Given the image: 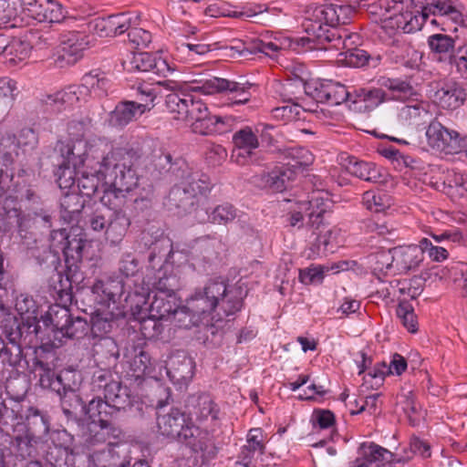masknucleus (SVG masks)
I'll return each instance as SVG.
<instances>
[{
  "mask_svg": "<svg viewBox=\"0 0 467 467\" xmlns=\"http://www.w3.org/2000/svg\"><path fill=\"white\" fill-rule=\"evenodd\" d=\"M36 142V134L28 128L21 130L18 137L9 134L3 137L0 140V172L14 162L19 147L34 146Z\"/></svg>",
  "mask_w": 467,
  "mask_h": 467,
  "instance_id": "17",
  "label": "nucleus"
},
{
  "mask_svg": "<svg viewBox=\"0 0 467 467\" xmlns=\"http://www.w3.org/2000/svg\"><path fill=\"white\" fill-rule=\"evenodd\" d=\"M189 95L185 93L172 92L166 96L165 105L173 118L178 120L187 121Z\"/></svg>",
  "mask_w": 467,
  "mask_h": 467,
  "instance_id": "46",
  "label": "nucleus"
},
{
  "mask_svg": "<svg viewBox=\"0 0 467 467\" xmlns=\"http://www.w3.org/2000/svg\"><path fill=\"white\" fill-rule=\"evenodd\" d=\"M186 416L192 431L201 456L213 459L217 448L213 442V433L220 427L221 409L213 397L205 392L193 394L186 401Z\"/></svg>",
  "mask_w": 467,
  "mask_h": 467,
  "instance_id": "2",
  "label": "nucleus"
},
{
  "mask_svg": "<svg viewBox=\"0 0 467 467\" xmlns=\"http://www.w3.org/2000/svg\"><path fill=\"white\" fill-rule=\"evenodd\" d=\"M89 26L100 37H113L129 31L131 26V16L119 13L106 17H97Z\"/></svg>",
  "mask_w": 467,
  "mask_h": 467,
  "instance_id": "20",
  "label": "nucleus"
},
{
  "mask_svg": "<svg viewBox=\"0 0 467 467\" xmlns=\"http://www.w3.org/2000/svg\"><path fill=\"white\" fill-rule=\"evenodd\" d=\"M237 209L230 202H223L215 206L209 213L208 218L215 224H227L237 217Z\"/></svg>",
  "mask_w": 467,
  "mask_h": 467,
  "instance_id": "49",
  "label": "nucleus"
},
{
  "mask_svg": "<svg viewBox=\"0 0 467 467\" xmlns=\"http://www.w3.org/2000/svg\"><path fill=\"white\" fill-rule=\"evenodd\" d=\"M362 203L365 208L373 213H381L391 205V199L389 194L379 190H369L363 193Z\"/></svg>",
  "mask_w": 467,
  "mask_h": 467,
  "instance_id": "47",
  "label": "nucleus"
},
{
  "mask_svg": "<svg viewBox=\"0 0 467 467\" xmlns=\"http://www.w3.org/2000/svg\"><path fill=\"white\" fill-rule=\"evenodd\" d=\"M233 141L236 147L233 157H235L236 161L243 164L244 160L240 161L239 158L245 159L246 157H251L253 150L259 147L258 138L250 127H245L236 131L233 136Z\"/></svg>",
  "mask_w": 467,
  "mask_h": 467,
  "instance_id": "29",
  "label": "nucleus"
},
{
  "mask_svg": "<svg viewBox=\"0 0 467 467\" xmlns=\"http://www.w3.org/2000/svg\"><path fill=\"white\" fill-rule=\"evenodd\" d=\"M299 281L304 285L320 283L324 278V268L321 265H311L299 270Z\"/></svg>",
  "mask_w": 467,
  "mask_h": 467,
  "instance_id": "62",
  "label": "nucleus"
},
{
  "mask_svg": "<svg viewBox=\"0 0 467 467\" xmlns=\"http://www.w3.org/2000/svg\"><path fill=\"white\" fill-rule=\"evenodd\" d=\"M162 318L154 317L149 314L142 318L140 324V330L145 338H157L163 331Z\"/></svg>",
  "mask_w": 467,
  "mask_h": 467,
  "instance_id": "56",
  "label": "nucleus"
},
{
  "mask_svg": "<svg viewBox=\"0 0 467 467\" xmlns=\"http://www.w3.org/2000/svg\"><path fill=\"white\" fill-rule=\"evenodd\" d=\"M382 85L391 92L392 99L397 100H407L416 95L412 86L404 80L388 78Z\"/></svg>",
  "mask_w": 467,
  "mask_h": 467,
  "instance_id": "50",
  "label": "nucleus"
},
{
  "mask_svg": "<svg viewBox=\"0 0 467 467\" xmlns=\"http://www.w3.org/2000/svg\"><path fill=\"white\" fill-rule=\"evenodd\" d=\"M368 264L373 275L381 282L389 275L397 274L393 248L379 250L368 256Z\"/></svg>",
  "mask_w": 467,
  "mask_h": 467,
  "instance_id": "28",
  "label": "nucleus"
},
{
  "mask_svg": "<svg viewBox=\"0 0 467 467\" xmlns=\"http://www.w3.org/2000/svg\"><path fill=\"white\" fill-rule=\"evenodd\" d=\"M411 5L421 9L426 20L431 15L449 16L454 23L462 20V12L452 0H411Z\"/></svg>",
  "mask_w": 467,
  "mask_h": 467,
  "instance_id": "23",
  "label": "nucleus"
},
{
  "mask_svg": "<svg viewBox=\"0 0 467 467\" xmlns=\"http://www.w3.org/2000/svg\"><path fill=\"white\" fill-rule=\"evenodd\" d=\"M210 113L206 104L200 99L190 94L188 111H187V121H196L197 119L207 116Z\"/></svg>",
  "mask_w": 467,
  "mask_h": 467,
  "instance_id": "60",
  "label": "nucleus"
},
{
  "mask_svg": "<svg viewBox=\"0 0 467 467\" xmlns=\"http://www.w3.org/2000/svg\"><path fill=\"white\" fill-rule=\"evenodd\" d=\"M422 254H427L432 262L441 263L448 259L449 251L443 247L434 244L430 239L422 238L420 240Z\"/></svg>",
  "mask_w": 467,
  "mask_h": 467,
  "instance_id": "57",
  "label": "nucleus"
},
{
  "mask_svg": "<svg viewBox=\"0 0 467 467\" xmlns=\"http://www.w3.org/2000/svg\"><path fill=\"white\" fill-rule=\"evenodd\" d=\"M361 457L358 459L365 462V464H371L376 462H395L394 454L389 450L374 443H363L360 446Z\"/></svg>",
  "mask_w": 467,
  "mask_h": 467,
  "instance_id": "39",
  "label": "nucleus"
},
{
  "mask_svg": "<svg viewBox=\"0 0 467 467\" xmlns=\"http://www.w3.org/2000/svg\"><path fill=\"white\" fill-rule=\"evenodd\" d=\"M186 306L187 309L199 317L201 321L213 313L217 314V309L214 307V305L206 299V296H203L200 289H197L194 294L187 299Z\"/></svg>",
  "mask_w": 467,
  "mask_h": 467,
  "instance_id": "43",
  "label": "nucleus"
},
{
  "mask_svg": "<svg viewBox=\"0 0 467 467\" xmlns=\"http://www.w3.org/2000/svg\"><path fill=\"white\" fill-rule=\"evenodd\" d=\"M126 192V190L108 185V188L103 192L100 202L104 206L113 211V213L124 212L123 209L128 202Z\"/></svg>",
  "mask_w": 467,
  "mask_h": 467,
  "instance_id": "45",
  "label": "nucleus"
},
{
  "mask_svg": "<svg viewBox=\"0 0 467 467\" xmlns=\"http://www.w3.org/2000/svg\"><path fill=\"white\" fill-rule=\"evenodd\" d=\"M16 309L20 315L23 326H26L30 333L38 335L40 327L36 316L35 301L25 296L16 298Z\"/></svg>",
  "mask_w": 467,
  "mask_h": 467,
  "instance_id": "34",
  "label": "nucleus"
},
{
  "mask_svg": "<svg viewBox=\"0 0 467 467\" xmlns=\"http://www.w3.org/2000/svg\"><path fill=\"white\" fill-rule=\"evenodd\" d=\"M152 294V301L148 309L150 315L162 319L170 318L180 304L176 294H163V292Z\"/></svg>",
  "mask_w": 467,
  "mask_h": 467,
  "instance_id": "30",
  "label": "nucleus"
},
{
  "mask_svg": "<svg viewBox=\"0 0 467 467\" xmlns=\"http://www.w3.org/2000/svg\"><path fill=\"white\" fill-rule=\"evenodd\" d=\"M160 86H164L172 91L185 88L206 95L225 93L230 105H244L249 102L253 87L249 82L241 83L216 77L207 79H194L184 84L172 80L158 81L156 84L140 83L137 87V92L140 96V103L148 105L149 110L154 107V100L160 93Z\"/></svg>",
  "mask_w": 467,
  "mask_h": 467,
  "instance_id": "1",
  "label": "nucleus"
},
{
  "mask_svg": "<svg viewBox=\"0 0 467 467\" xmlns=\"http://www.w3.org/2000/svg\"><path fill=\"white\" fill-rule=\"evenodd\" d=\"M138 158L137 151L130 146L113 148L101 159L98 175L105 184L130 192L139 183L135 169L139 164Z\"/></svg>",
  "mask_w": 467,
  "mask_h": 467,
  "instance_id": "4",
  "label": "nucleus"
},
{
  "mask_svg": "<svg viewBox=\"0 0 467 467\" xmlns=\"http://www.w3.org/2000/svg\"><path fill=\"white\" fill-rule=\"evenodd\" d=\"M129 41L136 48H146L151 43V33L141 27H134L129 30Z\"/></svg>",
  "mask_w": 467,
  "mask_h": 467,
  "instance_id": "61",
  "label": "nucleus"
},
{
  "mask_svg": "<svg viewBox=\"0 0 467 467\" xmlns=\"http://www.w3.org/2000/svg\"><path fill=\"white\" fill-rule=\"evenodd\" d=\"M157 433L169 442H181L191 450L192 452L201 454L192 433L193 427L190 425L186 413L180 409L171 408L166 413L158 412L156 418Z\"/></svg>",
  "mask_w": 467,
  "mask_h": 467,
  "instance_id": "5",
  "label": "nucleus"
},
{
  "mask_svg": "<svg viewBox=\"0 0 467 467\" xmlns=\"http://www.w3.org/2000/svg\"><path fill=\"white\" fill-rule=\"evenodd\" d=\"M428 44L432 52L447 55L453 50L455 41L451 36L434 34L428 37Z\"/></svg>",
  "mask_w": 467,
  "mask_h": 467,
  "instance_id": "55",
  "label": "nucleus"
},
{
  "mask_svg": "<svg viewBox=\"0 0 467 467\" xmlns=\"http://www.w3.org/2000/svg\"><path fill=\"white\" fill-rule=\"evenodd\" d=\"M130 368L132 371V376L136 379L149 375L151 372V361L149 353L140 349L130 361Z\"/></svg>",
  "mask_w": 467,
  "mask_h": 467,
  "instance_id": "53",
  "label": "nucleus"
},
{
  "mask_svg": "<svg viewBox=\"0 0 467 467\" xmlns=\"http://www.w3.org/2000/svg\"><path fill=\"white\" fill-rule=\"evenodd\" d=\"M266 442L265 434L261 428L250 429L246 434L245 443L240 448L236 464L255 467V456L265 453Z\"/></svg>",
  "mask_w": 467,
  "mask_h": 467,
  "instance_id": "19",
  "label": "nucleus"
},
{
  "mask_svg": "<svg viewBox=\"0 0 467 467\" xmlns=\"http://www.w3.org/2000/svg\"><path fill=\"white\" fill-rule=\"evenodd\" d=\"M396 314L402 326L410 333L418 331V319L413 306L408 301H400L397 306Z\"/></svg>",
  "mask_w": 467,
  "mask_h": 467,
  "instance_id": "51",
  "label": "nucleus"
},
{
  "mask_svg": "<svg viewBox=\"0 0 467 467\" xmlns=\"http://www.w3.org/2000/svg\"><path fill=\"white\" fill-rule=\"evenodd\" d=\"M284 166L291 169L296 175L297 171L312 164L314 161L313 154L309 150L304 147H291L282 150Z\"/></svg>",
  "mask_w": 467,
  "mask_h": 467,
  "instance_id": "32",
  "label": "nucleus"
},
{
  "mask_svg": "<svg viewBox=\"0 0 467 467\" xmlns=\"http://www.w3.org/2000/svg\"><path fill=\"white\" fill-rule=\"evenodd\" d=\"M339 164L351 175L369 182H379L382 178L380 169L372 162L359 161L348 153L339 155Z\"/></svg>",
  "mask_w": 467,
  "mask_h": 467,
  "instance_id": "22",
  "label": "nucleus"
},
{
  "mask_svg": "<svg viewBox=\"0 0 467 467\" xmlns=\"http://www.w3.org/2000/svg\"><path fill=\"white\" fill-rule=\"evenodd\" d=\"M214 119L215 115L208 113L207 116H203L196 121H193L192 123V131L200 135L215 134L218 129L215 127Z\"/></svg>",
  "mask_w": 467,
  "mask_h": 467,
  "instance_id": "63",
  "label": "nucleus"
},
{
  "mask_svg": "<svg viewBox=\"0 0 467 467\" xmlns=\"http://www.w3.org/2000/svg\"><path fill=\"white\" fill-rule=\"evenodd\" d=\"M408 103L400 109L401 119L410 123L423 119L430 114V103L418 99H409Z\"/></svg>",
  "mask_w": 467,
  "mask_h": 467,
  "instance_id": "40",
  "label": "nucleus"
},
{
  "mask_svg": "<svg viewBox=\"0 0 467 467\" xmlns=\"http://www.w3.org/2000/svg\"><path fill=\"white\" fill-rule=\"evenodd\" d=\"M48 4L52 5L43 7V5L37 0H20L22 5L18 8L19 18H22L21 27L33 25L35 22L47 23L45 25L43 29L57 26L58 23V5L54 1L47 0Z\"/></svg>",
  "mask_w": 467,
  "mask_h": 467,
  "instance_id": "13",
  "label": "nucleus"
},
{
  "mask_svg": "<svg viewBox=\"0 0 467 467\" xmlns=\"http://www.w3.org/2000/svg\"><path fill=\"white\" fill-rule=\"evenodd\" d=\"M307 94L320 103H327L331 106L340 105L343 102H351L352 91L348 88L333 80L324 79L315 81L307 86Z\"/></svg>",
  "mask_w": 467,
  "mask_h": 467,
  "instance_id": "14",
  "label": "nucleus"
},
{
  "mask_svg": "<svg viewBox=\"0 0 467 467\" xmlns=\"http://www.w3.org/2000/svg\"><path fill=\"white\" fill-rule=\"evenodd\" d=\"M217 309L219 319L239 312L243 307L242 291L239 288H228L223 281L210 280L200 289Z\"/></svg>",
  "mask_w": 467,
  "mask_h": 467,
  "instance_id": "9",
  "label": "nucleus"
},
{
  "mask_svg": "<svg viewBox=\"0 0 467 467\" xmlns=\"http://www.w3.org/2000/svg\"><path fill=\"white\" fill-rule=\"evenodd\" d=\"M79 86L87 97L92 95L101 97L107 93L109 79L101 70L93 69L82 77Z\"/></svg>",
  "mask_w": 467,
  "mask_h": 467,
  "instance_id": "33",
  "label": "nucleus"
},
{
  "mask_svg": "<svg viewBox=\"0 0 467 467\" xmlns=\"http://www.w3.org/2000/svg\"><path fill=\"white\" fill-rule=\"evenodd\" d=\"M60 236H65L66 244L63 254L66 266V280L70 283L74 273L78 270V264L81 261L82 251L85 246L83 230L78 226H72L67 233L66 228H60Z\"/></svg>",
  "mask_w": 467,
  "mask_h": 467,
  "instance_id": "15",
  "label": "nucleus"
},
{
  "mask_svg": "<svg viewBox=\"0 0 467 467\" xmlns=\"http://www.w3.org/2000/svg\"><path fill=\"white\" fill-rule=\"evenodd\" d=\"M67 393L61 400L62 410L67 419H76L78 410L85 411L88 420V431L85 433V442L87 446H94L107 442L110 438L119 439L121 431L117 427L110 418V411H107V405L99 401H89L85 406L81 399L71 391L69 400L74 401L71 405L72 410L66 406Z\"/></svg>",
  "mask_w": 467,
  "mask_h": 467,
  "instance_id": "3",
  "label": "nucleus"
},
{
  "mask_svg": "<svg viewBox=\"0 0 467 467\" xmlns=\"http://www.w3.org/2000/svg\"><path fill=\"white\" fill-rule=\"evenodd\" d=\"M171 317L175 320V326L185 329L198 326V324L201 322L199 317L194 316L193 313H191V311L187 309V306H180L179 305L178 308L173 312Z\"/></svg>",
  "mask_w": 467,
  "mask_h": 467,
  "instance_id": "58",
  "label": "nucleus"
},
{
  "mask_svg": "<svg viewBox=\"0 0 467 467\" xmlns=\"http://www.w3.org/2000/svg\"><path fill=\"white\" fill-rule=\"evenodd\" d=\"M180 286L178 269L173 265L164 264L151 277L147 275L142 279V286L135 288L134 295L140 299L138 304H145L151 293L163 292V294H175Z\"/></svg>",
  "mask_w": 467,
  "mask_h": 467,
  "instance_id": "10",
  "label": "nucleus"
},
{
  "mask_svg": "<svg viewBox=\"0 0 467 467\" xmlns=\"http://www.w3.org/2000/svg\"><path fill=\"white\" fill-rule=\"evenodd\" d=\"M122 67L130 72H152L155 75L163 77L171 71L170 65L164 58L148 52L130 53L122 61Z\"/></svg>",
  "mask_w": 467,
  "mask_h": 467,
  "instance_id": "16",
  "label": "nucleus"
},
{
  "mask_svg": "<svg viewBox=\"0 0 467 467\" xmlns=\"http://www.w3.org/2000/svg\"><path fill=\"white\" fill-rule=\"evenodd\" d=\"M288 47L289 42L286 38L277 36H264L256 44L257 51L269 57H274L277 52Z\"/></svg>",
  "mask_w": 467,
  "mask_h": 467,
  "instance_id": "52",
  "label": "nucleus"
},
{
  "mask_svg": "<svg viewBox=\"0 0 467 467\" xmlns=\"http://www.w3.org/2000/svg\"><path fill=\"white\" fill-rule=\"evenodd\" d=\"M21 6L20 0H0V29L21 27L23 19L18 15V8Z\"/></svg>",
  "mask_w": 467,
  "mask_h": 467,
  "instance_id": "41",
  "label": "nucleus"
},
{
  "mask_svg": "<svg viewBox=\"0 0 467 467\" xmlns=\"http://www.w3.org/2000/svg\"><path fill=\"white\" fill-rule=\"evenodd\" d=\"M130 147L137 151L139 163L142 162L146 166L150 165L153 168L164 150V148L155 140H147L141 144H134Z\"/></svg>",
  "mask_w": 467,
  "mask_h": 467,
  "instance_id": "37",
  "label": "nucleus"
},
{
  "mask_svg": "<svg viewBox=\"0 0 467 467\" xmlns=\"http://www.w3.org/2000/svg\"><path fill=\"white\" fill-rule=\"evenodd\" d=\"M353 98L351 102L354 104L364 103L366 109H374L381 104L386 98V93L381 88H360L352 91Z\"/></svg>",
  "mask_w": 467,
  "mask_h": 467,
  "instance_id": "44",
  "label": "nucleus"
},
{
  "mask_svg": "<svg viewBox=\"0 0 467 467\" xmlns=\"http://www.w3.org/2000/svg\"><path fill=\"white\" fill-rule=\"evenodd\" d=\"M212 190V184L207 175L202 174L198 178L192 177L182 186L176 185L170 192L169 199L180 207L183 203L193 204L192 199L206 195Z\"/></svg>",
  "mask_w": 467,
  "mask_h": 467,
  "instance_id": "18",
  "label": "nucleus"
},
{
  "mask_svg": "<svg viewBox=\"0 0 467 467\" xmlns=\"http://www.w3.org/2000/svg\"><path fill=\"white\" fill-rule=\"evenodd\" d=\"M147 110H149V106L142 103L121 102L111 112L110 121L113 125L123 127Z\"/></svg>",
  "mask_w": 467,
  "mask_h": 467,
  "instance_id": "31",
  "label": "nucleus"
},
{
  "mask_svg": "<svg viewBox=\"0 0 467 467\" xmlns=\"http://www.w3.org/2000/svg\"><path fill=\"white\" fill-rule=\"evenodd\" d=\"M354 13L355 9L350 5L341 3L315 5L309 6L307 10L308 19L313 21L319 30H322L324 26L331 27L324 35H317L318 38L324 37L325 40L327 35L331 31L335 30L338 34H343L344 31L338 30L337 26L348 24Z\"/></svg>",
  "mask_w": 467,
  "mask_h": 467,
  "instance_id": "7",
  "label": "nucleus"
},
{
  "mask_svg": "<svg viewBox=\"0 0 467 467\" xmlns=\"http://www.w3.org/2000/svg\"><path fill=\"white\" fill-rule=\"evenodd\" d=\"M331 206L332 201L327 193L319 191L314 192L310 200L300 202V209H307L309 211L307 213L308 224L314 229L313 234L316 235L317 240V243L309 248L308 258L318 256L321 244L326 249L328 244L327 234L329 231H327L325 234H322V231L318 233L316 231H318L323 225L324 214L330 210Z\"/></svg>",
  "mask_w": 467,
  "mask_h": 467,
  "instance_id": "8",
  "label": "nucleus"
},
{
  "mask_svg": "<svg viewBox=\"0 0 467 467\" xmlns=\"http://www.w3.org/2000/svg\"><path fill=\"white\" fill-rule=\"evenodd\" d=\"M389 375V368L386 362H379L369 368L364 377L367 383H370L371 388L380 386L386 376Z\"/></svg>",
  "mask_w": 467,
  "mask_h": 467,
  "instance_id": "59",
  "label": "nucleus"
},
{
  "mask_svg": "<svg viewBox=\"0 0 467 467\" xmlns=\"http://www.w3.org/2000/svg\"><path fill=\"white\" fill-rule=\"evenodd\" d=\"M358 39V36L357 34H349L345 30L343 34H338L334 30L326 36V40L332 44V47L340 50L338 61L353 67H363L369 59V55L367 51L353 47Z\"/></svg>",
  "mask_w": 467,
  "mask_h": 467,
  "instance_id": "12",
  "label": "nucleus"
},
{
  "mask_svg": "<svg viewBox=\"0 0 467 467\" xmlns=\"http://www.w3.org/2000/svg\"><path fill=\"white\" fill-rule=\"evenodd\" d=\"M294 179V171L283 165L264 175L263 182L271 192H282L286 190L289 182Z\"/></svg>",
  "mask_w": 467,
  "mask_h": 467,
  "instance_id": "35",
  "label": "nucleus"
},
{
  "mask_svg": "<svg viewBox=\"0 0 467 467\" xmlns=\"http://www.w3.org/2000/svg\"><path fill=\"white\" fill-rule=\"evenodd\" d=\"M0 327L3 328L5 334L10 342L15 343L16 337L20 336V326L17 318L10 312L9 307L5 306L0 301Z\"/></svg>",
  "mask_w": 467,
  "mask_h": 467,
  "instance_id": "48",
  "label": "nucleus"
},
{
  "mask_svg": "<svg viewBox=\"0 0 467 467\" xmlns=\"http://www.w3.org/2000/svg\"><path fill=\"white\" fill-rule=\"evenodd\" d=\"M86 99L87 96L83 94L82 88L79 85H71L62 90L60 102L67 106H74Z\"/></svg>",
  "mask_w": 467,
  "mask_h": 467,
  "instance_id": "64",
  "label": "nucleus"
},
{
  "mask_svg": "<svg viewBox=\"0 0 467 467\" xmlns=\"http://www.w3.org/2000/svg\"><path fill=\"white\" fill-rule=\"evenodd\" d=\"M442 192L455 202L467 201V171L447 170L442 182Z\"/></svg>",
  "mask_w": 467,
  "mask_h": 467,
  "instance_id": "26",
  "label": "nucleus"
},
{
  "mask_svg": "<svg viewBox=\"0 0 467 467\" xmlns=\"http://www.w3.org/2000/svg\"><path fill=\"white\" fill-rule=\"evenodd\" d=\"M92 292L96 295V301L99 304L109 307L124 295V284L119 278L97 280L92 286Z\"/></svg>",
  "mask_w": 467,
  "mask_h": 467,
  "instance_id": "27",
  "label": "nucleus"
},
{
  "mask_svg": "<svg viewBox=\"0 0 467 467\" xmlns=\"http://www.w3.org/2000/svg\"><path fill=\"white\" fill-rule=\"evenodd\" d=\"M395 270L398 274L416 269L423 261L420 244L393 247Z\"/></svg>",
  "mask_w": 467,
  "mask_h": 467,
  "instance_id": "24",
  "label": "nucleus"
},
{
  "mask_svg": "<svg viewBox=\"0 0 467 467\" xmlns=\"http://www.w3.org/2000/svg\"><path fill=\"white\" fill-rule=\"evenodd\" d=\"M413 10H406L398 14L400 31L404 34H411L421 29L426 22V14L421 9L413 6Z\"/></svg>",
  "mask_w": 467,
  "mask_h": 467,
  "instance_id": "38",
  "label": "nucleus"
},
{
  "mask_svg": "<svg viewBox=\"0 0 467 467\" xmlns=\"http://www.w3.org/2000/svg\"><path fill=\"white\" fill-rule=\"evenodd\" d=\"M466 99L465 89L456 82H444L434 92L433 100L444 109L460 108Z\"/></svg>",
  "mask_w": 467,
  "mask_h": 467,
  "instance_id": "25",
  "label": "nucleus"
},
{
  "mask_svg": "<svg viewBox=\"0 0 467 467\" xmlns=\"http://www.w3.org/2000/svg\"><path fill=\"white\" fill-rule=\"evenodd\" d=\"M32 49L30 40H23L21 38H13L5 46V57L10 64L25 60L28 57Z\"/></svg>",
  "mask_w": 467,
  "mask_h": 467,
  "instance_id": "42",
  "label": "nucleus"
},
{
  "mask_svg": "<svg viewBox=\"0 0 467 467\" xmlns=\"http://www.w3.org/2000/svg\"><path fill=\"white\" fill-rule=\"evenodd\" d=\"M194 260L205 268L217 261L225 250V244L221 237L207 235L197 238L192 245Z\"/></svg>",
  "mask_w": 467,
  "mask_h": 467,
  "instance_id": "21",
  "label": "nucleus"
},
{
  "mask_svg": "<svg viewBox=\"0 0 467 467\" xmlns=\"http://www.w3.org/2000/svg\"><path fill=\"white\" fill-rule=\"evenodd\" d=\"M88 325L84 318H68L63 327H60V334L68 338H81L88 334Z\"/></svg>",
  "mask_w": 467,
  "mask_h": 467,
  "instance_id": "54",
  "label": "nucleus"
},
{
  "mask_svg": "<svg viewBox=\"0 0 467 467\" xmlns=\"http://www.w3.org/2000/svg\"><path fill=\"white\" fill-rule=\"evenodd\" d=\"M130 225V219L125 212L113 213L107 225L106 238L112 244L119 243L126 235Z\"/></svg>",
  "mask_w": 467,
  "mask_h": 467,
  "instance_id": "36",
  "label": "nucleus"
},
{
  "mask_svg": "<svg viewBox=\"0 0 467 467\" xmlns=\"http://www.w3.org/2000/svg\"><path fill=\"white\" fill-rule=\"evenodd\" d=\"M60 26L63 28V34H60V63L66 66L76 64L82 57L83 52L88 46L87 35L80 30L67 31V26H69L71 20H75L73 16H67L62 13V5H60Z\"/></svg>",
  "mask_w": 467,
  "mask_h": 467,
  "instance_id": "11",
  "label": "nucleus"
},
{
  "mask_svg": "<svg viewBox=\"0 0 467 467\" xmlns=\"http://www.w3.org/2000/svg\"><path fill=\"white\" fill-rule=\"evenodd\" d=\"M425 136L430 148L443 156L461 154L467 147V134L447 128L438 120L430 122Z\"/></svg>",
  "mask_w": 467,
  "mask_h": 467,
  "instance_id": "6",
  "label": "nucleus"
}]
</instances>
